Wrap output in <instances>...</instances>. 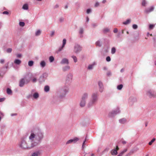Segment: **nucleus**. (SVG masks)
Instances as JSON below:
<instances>
[{
	"instance_id": "obj_1",
	"label": "nucleus",
	"mask_w": 156,
	"mask_h": 156,
	"mask_svg": "<svg viewBox=\"0 0 156 156\" xmlns=\"http://www.w3.org/2000/svg\"><path fill=\"white\" fill-rule=\"evenodd\" d=\"M44 137V133L40 129L35 128L30 132L29 136V141L33 147L40 143Z\"/></svg>"
},
{
	"instance_id": "obj_2",
	"label": "nucleus",
	"mask_w": 156,
	"mask_h": 156,
	"mask_svg": "<svg viewBox=\"0 0 156 156\" xmlns=\"http://www.w3.org/2000/svg\"><path fill=\"white\" fill-rule=\"evenodd\" d=\"M18 145L20 148L23 150H29L33 147L29 141L26 140V137L21 138L19 142Z\"/></svg>"
},
{
	"instance_id": "obj_3",
	"label": "nucleus",
	"mask_w": 156,
	"mask_h": 156,
	"mask_svg": "<svg viewBox=\"0 0 156 156\" xmlns=\"http://www.w3.org/2000/svg\"><path fill=\"white\" fill-rule=\"evenodd\" d=\"M99 94L97 92L93 93L91 96V99L88 102L87 107L90 108L92 107L97 103L98 99Z\"/></svg>"
},
{
	"instance_id": "obj_4",
	"label": "nucleus",
	"mask_w": 156,
	"mask_h": 156,
	"mask_svg": "<svg viewBox=\"0 0 156 156\" xmlns=\"http://www.w3.org/2000/svg\"><path fill=\"white\" fill-rule=\"evenodd\" d=\"M88 94L85 93L82 95L80 102V106L81 107H85L86 105L87 99L88 97Z\"/></svg>"
},
{
	"instance_id": "obj_5",
	"label": "nucleus",
	"mask_w": 156,
	"mask_h": 156,
	"mask_svg": "<svg viewBox=\"0 0 156 156\" xmlns=\"http://www.w3.org/2000/svg\"><path fill=\"white\" fill-rule=\"evenodd\" d=\"M31 94L29 95L28 97L30 98L33 97V98L35 99H37L39 97V94L38 93L36 92L34 89H33L31 91Z\"/></svg>"
},
{
	"instance_id": "obj_6",
	"label": "nucleus",
	"mask_w": 156,
	"mask_h": 156,
	"mask_svg": "<svg viewBox=\"0 0 156 156\" xmlns=\"http://www.w3.org/2000/svg\"><path fill=\"white\" fill-rule=\"evenodd\" d=\"M82 50V47L79 44H75L74 46L73 51L76 54L80 52Z\"/></svg>"
},
{
	"instance_id": "obj_7",
	"label": "nucleus",
	"mask_w": 156,
	"mask_h": 156,
	"mask_svg": "<svg viewBox=\"0 0 156 156\" xmlns=\"http://www.w3.org/2000/svg\"><path fill=\"white\" fill-rule=\"evenodd\" d=\"M147 95L150 98H156V92L152 91L150 90L146 92Z\"/></svg>"
},
{
	"instance_id": "obj_8",
	"label": "nucleus",
	"mask_w": 156,
	"mask_h": 156,
	"mask_svg": "<svg viewBox=\"0 0 156 156\" xmlns=\"http://www.w3.org/2000/svg\"><path fill=\"white\" fill-rule=\"evenodd\" d=\"M137 99L136 97H130L128 99L129 104L131 105H132L134 103L136 102Z\"/></svg>"
},
{
	"instance_id": "obj_9",
	"label": "nucleus",
	"mask_w": 156,
	"mask_h": 156,
	"mask_svg": "<svg viewBox=\"0 0 156 156\" xmlns=\"http://www.w3.org/2000/svg\"><path fill=\"white\" fill-rule=\"evenodd\" d=\"M48 74L47 73H43L42 76H40L39 79V81L40 83L44 82V77H46L47 76Z\"/></svg>"
},
{
	"instance_id": "obj_10",
	"label": "nucleus",
	"mask_w": 156,
	"mask_h": 156,
	"mask_svg": "<svg viewBox=\"0 0 156 156\" xmlns=\"http://www.w3.org/2000/svg\"><path fill=\"white\" fill-rule=\"evenodd\" d=\"M97 64L96 62H93L91 64H89L87 67V69L89 70H92Z\"/></svg>"
},
{
	"instance_id": "obj_11",
	"label": "nucleus",
	"mask_w": 156,
	"mask_h": 156,
	"mask_svg": "<svg viewBox=\"0 0 156 156\" xmlns=\"http://www.w3.org/2000/svg\"><path fill=\"white\" fill-rule=\"evenodd\" d=\"M120 111L119 109H117L115 110L112 111L109 113V115L111 117H112L115 115L119 113Z\"/></svg>"
},
{
	"instance_id": "obj_12",
	"label": "nucleus",
	"mask_w": 156,
	"mask_h": 156,
	"mask_svg": "<svg viewBox=\"0 0 156 156\" xmlns=\"http://www.w3.org/2000/svg\"><path fill=\"white\" fill-rule=\"evenodd\" d=\"M79 139L77 137H75L73 139H70L67 141L66 143V144H69L72 143H75Z\"/></svg>"
},
{
	"instance_id": "obj_13",
	"label": "nucleus",
	"mask_w": 156,
	"mask_h": 156,
	"mask_svg": "<svg viewBox=\"0 0 156 156\" xmlns=\"http://www.w3.org/2000/svg\"><path fill=\"white\" fill-rule=\"evenodd\" d=\"M119 148L117 146L116 149H114L112 150L111 151V154L112 155H116L118 154L117 151L119 150Z\"/></svg>"
},
{
	"instance_id": "obj_14",
	"label": "nucleus",
	"mask_w": 156,
	"mask_h": 156,
	"mask_svg": "<svg viewBox=\"0 0 156 156\" xmlns=\"http://www.w3.org/2000/svg\"><path fill=\"white\" fill-rule=\"evenodd\" d=\"M61 64L68 65L69 63V60L66 58H63L61 60L60 62Z\"/></svg>"
},
{
	"instance_id": "obj_15",
	"label": "nucleus",
	"mask_w": 156,
	"mask_h": 156,
	"mask_svg": "<svg viewBox=\"0 0 156 156\" xmlns=\"http://www.w3.org/2000/svg\"><path fill=\"white\" fill-rule=\"evenodd\" d=\"M98 84L99 87V91L100 92L102 93L104 90V87L103 84L101 81H99Z\"/></svg>"
},
{
	"instance_id": "obj_16",
	"label": "nucleus",
	"mask_w": 156,
	"mask_h": 156,
	"mask_svg": "<svg viewBox=\"0 0 156 156\" xmlns=\"http://www.w3.org/2000/svg\"><path fill=\"white\" fill-rule=\"evenodd\" d=\"M154 7L153 6H151L147 9L145 10V12L147 13H150L153 11L154 10Z\"/></svg>"
},
{
	"instance_id": "obj_17",
	"label": "nucleus",
	"mask_w": 156,
	"mask_h": 156,
	"mask_svg": "<svg viewBox=\"0 0 156 156\" xmlns=\"http://www.w3.org/2000/svg\"><path fill=\"white\" fill-rule=\"evenodd\" d=\"M69 89L67 87H64L62 91V93L64 94L63 97H64L65 95L68 92Z\"/></svg>"
},
{
	"instance_id": "obj_18",
	"label": "nucleus",
	"mask_w": 156,
	"mask_h": 156,
	"mask_svg": "<svg viewBox=\"0 0 156 156\" xmlns=\"http://www.w3.org/2000/svg\"><path fill=\"white\" fill-rule=\"evenodd\" d=\"M73 77V75L70 73H69L68 74L66 77L67 80L69 81L71 80Z\"/></svg>"
},
{
	"instance_id": "obj_19",
	"label": "nucleus",
	"mask_w": 156,
	"mask_h": 156,
	"mask_svg": "<svg viewBox=\"0 0 156 156\" xmlns=\"http://www.w3.org/2000/svg\"><path fill=\"white\" fill-rule=\"evenodd\" d=\"M25 80L24 78L21 79L19 82V86L20 87H23L24 85Z\"/></svg>"
},
{
	"instance_id": "obj_20",
	"label": "nucleus",
	"mask_w": 156,
	"mask_h": 156,
	"mask_svg": "<svg viewBox=\"0 0 156 156\" xmlns=\"http://www.w3.org/2000/svg\"><path fill=\"white\" fill-rule=\"evenodd\" d=\"M40 64L41 67L43 68L45 66H46V63L45 61L42 60L40 62Z\"/></svg>"
},
{
	"instance_id": "obj_21",
	"label": "nucleus",
	"mask_w": 156,
	"mask_h": 156,
	"mask_svg": "<svg viewBox=\"0 0 156 156\" xmlns=\"http://www.w3.org/2000/svg\"><path fill=\"white\" fill-rule=\"evenodd\" d=\"M41 153L40 151H37L34 153L32 155V156H39Z\"/></svg>"
},
{
	"instance_id": "obj_22",
	"label": "nucleus",
	"mask_w": 156,
	"mask_h": 156,
	"mask_svg": "<svg viewBox=\"0 0 156 156\" xmlns=\"http://www.w3.org/2000/svg\"><path fill=\"white\" fill-rule=\"evenodd\" d=\"M70 69V67L68 65L64 67H63L62 68V70L63 71H66L69 70Z\"/></svg>"
},
{
	"instance_id": "obj_23",
	"label": "nucleus",
	"mask_w": 156,
	"mask_h": 156,
	"mask_svg": "<svg viewBox=\"0 0 156 156\" xmlns=\"http://www.w3.org/2000/svg\"><path fill=\"white\" fill-rule=\"evenodd\" d=\"M119 122L122 124H124L127 122V120L125 118H122L119 120Z\"/></svg>"
},
{
	"instance_id": "obj_24",
	"label": "nucleus",
	"mask_w": 156,
	"mask_h": 156,
	"mask_svg": "<svg viewBox=\"0 0 156 156\" xmlns=\"http://www.w3.org/2000/svg\"><path fill=\"white\" fill-rule=\"evenodd\" d=\"M14 63L17 65H20L21 63V61L20 60L16 59L14 61Z\"/></svg>"
},
{
	"instance_id": "obj_25",
	"label": "nucleus",
	"mask_w": 156,
	"mask_h": 156,
	"mask_svg": "<svg viewBox=\"0 0 156 156\" xmlns=\"http://www.w3.org/2000/svg\"><path fill=\"white\" fill-rule=\"evenodd\" d=\"M84 31L83 29L82 28H80L79 31V34H80V37H83V34Z\"/></svg>"
},
{
	"instance_id": "obj_26",
	"label": "nucleus",
	"mask_w": 156,
	"mask_h": 156,
	"mask_svg": "<svg viewBox=\"0 0 156 156\" xmlns=\"http://www.w3.org/2000/svg\"><path fill=\"white\" fill-rule=\"evenodd\" d=\"M41 34V31L40 30H37L35 33V36H39Z\"/></svg>"
},
{
	"instance_id": "obj_27",
	"label": "nucleus",
	"mask_w": 156,
	"mask_h": 156,
	"mask_svg": "<svg viewBox=\"0 0 156 156\" xmlns=\"http://www.w3.org/2000/svg\"><path fill=\"white\" fill-rule=\"evenodd\" d=\"M49 90L50 87L46 85L44 87V90L45 92H48L49 91Z\"/></svg>"
},
{
	"instance_id": "obj_28",
	"label": "nucleus",
	"mask_w": 156,
	"mask_h": 156,
	"mask_svg": "<svg viewBox=\"0 0 156 156\" xmlns=\"http://www.w3.org/2000/svg\"><path fill=\"white\" fill-rule=\"evenodd\" d=\"M131 21L130 19H128L126 21H124L123 23V24L124 25H127L129 24Z\"/></svg>"
},
{
	"instance_id": "obj_29",
	"label": "nucleus",
	"mask_w": 156,
	"mask_h": 156,
	"mask_svg": "<svg viewBox=\"0 0 156 156\" xmlns=\"http://www.w3.org/2000/svg\"><path fill=\"white\" fill-rule=\"evenodd\" d=\"M54 58L53 56H51L49 57V60L50 63L52 62L54 60Z\"/></svg>"
},
{
	"instance_id": "obj_30",
	"label": "nucleus",
	"mask_w": 156,
	"mask_h": 156,
	"mask_svg": "<svg viewBox=\"0 0 156 156\" xmlns=\"http://www.w3.org/2000/svg\"><path fill=\"white\" fill-rule=\"evenodd\" d=\"M22 8L24 10H27L28 9V5L27 4H24Z\"/></svg>"
},
{
	"instance_id": "obj_31",
	"label": "nucleus",
	"mask_w": 156,
	"mask_h": 156,
	"mask_svg": "<svg viewBox=\"0 0 156 156\" xmlns=\"http://www.w3.org/2000/svg\"><path fill=\"white\" fill-rule=\"evenodd\" d=\"M34 64V62L33 61H30L28 62V65L29 66H32Z\"/></svg>"
},
{
	"instance_id": "obj_32",
	"label": "nucleus",
	"mask_w": 156,
	"mask_h": 156,
	"mask_svg": "<svg viewBox=\"0 0 156 156\" xmlns=\"http://www.w3.org/2000/svg\"><path fill=\"white\" fill-rule=\"evenodd\" d=\"M155 27L154 24H150L149 26V30H151L153 29Z\"/></svg>"
},
{
	"instance_id": "obj_33",
	"label": "nucleus",
	"mask_w": 156,
	"mask_h": 156,
	"mask_svg": "<svg viewBox=\"0 0 156 156\" xmlns=\"http://www.w3.org/2000/svg\"><path fill=\"white\" fill-rule=\"evenodd\" d=\"M137 151V150H131L130 152L128 153L127 154V156H130V155H131L132 154H133V153L135 152L136 151Z\"/></svg>"
},
{
	"instance_id": "obj_34",
	"label": "nucleus",
	"mask_w": 156,
	"mask_h": 156,
	"mask_svg": "<svg viewBox=\"0 0 156 156\" xmlns=\"http://www.w3.org/2000/svg\"><path fill=\"white\" fill-rule=\"evenodd\" d=\"M71 57L73 59V61L74 62L76 63L77 61V59L76 56L74 55H73Z\"/></svg>"
},
{
	"instance_id": "obj_35",
	"label": "nucleus",
	"mask_w": 156,
	"mask_h": 156,
	"mask_svg": "<svg viewBox=\"0 0 156 156\" xmlns=\"http://www.w3.org/2000/svg\"><path fill=\"white\" fill-rule=\"evenodd\" d=\"M147 3V2L146 0H143L142 2V5L143 6H146Z\"/></svg>"
},
{
	"instance_id": "obj_36",
	"label": "nucleus",
	"mask_w": 156,
	"mask_h": 156,
	"mask_svg": "<svg viewBox=\"0 0 156 156\" xmlns=\"http://www.w3.org/2000/svg\"><path fill=\"white\" fill-rule=\"evenodd\" d=\"M95 44L97 46H98L99 47H100L101 46V43L99 41H96L95 43Z\"/></svg>"
},
{
	"instance_id": "obj_37",
	"label": "nucleus",
	"mask_w": 156,
	"mask_h": 156,
	"mask_svg": "<svg viewBox=\"0 0 156 156\" xmlns=\"http://www.w3.org/2000/svg\"><path fill=\"white\" fill-rule=\"evenodd\" d=\"M123 87V85L122 84H120L119 85H118L117 86V89L118 90H121Z\"/></svg>"
},
{
	"instance_id": "obj_38",
	"label": "nucleus",
	"mask_w": 156,
	"mask_h": 156,
	"mask_svg": "<svg viewBox=\"0 0 156 156\" xmlns=\"http://www.w3.org/2000/svg\"><path fill=\"white\" fill-rule=\"evenodd\" d=\"M7 93L9 94H11L12 93V91L10 89L8 88L7 89Z\"/></svg>"
},
{
	"instance_id": "obj_39",
	"label": "nucleus",
	"mask_w": 156,
	"mask_h": 156,
	"mask_svg": "<svg viewBox=\"0 0 156 156\" xmlns=\"http://www.w3.org/2000/svg\"><path fill=\"white\" fill-rule=\"evenodd\" d=\"M66 39H64L62 41V46L63 47H64L66 43Z\"/></svg>"
},
{
	"instance_id": "obj_40",
	"label": "nucleus",
	"mask_w": 156,
	"mask_h": 156,
	"mask_svg": "<svg viewBox=\"0 0 156 156\" xmlns=\"http://www.w3.org/2000/svg\"><path fill=\"white\" fill-rule=\"evenodd\" d=\"M155 138H153L149 143V144L150 145H152V143L155 140Z\"/></svg>"
},
{
	"instance_id": "obj_41",
	"label": "nucleus",
	"mask_w": 156,
	"mask_h": 156,
	"mask_svg": "<svg viewBox=\"0 0 156 156\" xmlns=\"http://www.w3.org/2000/svg\"><path fill=\"white\" fill-rule=\"evenodd\" d=\"M127 151V149L125 148L123 151H122L120 153L122 155L125 153Z\"/></svg>"
},
{
	"instance_id": "obj_42",
	"label": "nucleus",
	"mask_w": 156,
	"mask_h": 156,
	"mask_svg": "<svg viewBox=\"0 0 156 156\" xmlns=\"http://www.w3.org/2000/svg\"><path fill=\"white\" fill-rule=\"evenodd\" d=\"M116 51V49L115 48L113 47L111 49V53L112 54H114Z\"/></svg>"
},
{
	"instance_id": "obj_43",
	"label": "nucleus",
	"mask_w": 156,
	"mask_h": 156,
	"mask_svg": "<svg viewBox=\"0 0 156 156\" xmlns=\"http://www.w3.org/2000/svg\"><path fill=\"white\" fill-rule=\"evenodd\" d=\"M132 27L134 29H136L138 28V26L136 24H133L132 26Z\"/></svg>"
},
{
	"instance_id": "obj_44",
	"label": "nucleus",
	"mask_w": 156,
	"mask_h": 156,
	"mask_svg": "<svg viewBox=\"0 0 156 156\" xmlns=\"http://www.w3.org/2000/svg\"><path fill=\"white\" fill-rule=\"evenodd\" d=\"M19 25L21 27H23L25 25V23L24 22H20L19 23Z\"/></svg>"
},
{
	"instance_id": "obj_45",
	"label": "nucleus",
	"mask_w": 156,
	"mask_h": 156,
	"mask_svg": "<svg viewBox=\"0 0 156 156\" xmlns=\"http://www.w3.org/2000/svg\"><path fill=\"white\" fill-rule=\"evenodd\" d=\"M64 47H63L62 46V47H59L58 50L57 52L58 53V52L62 51Z\"/></svg>"
},
{
	"instance_id": "obj_46",
	"label": "nucleus",
	"mask_w": 156,
	"mask_h": 156,
	"mask_svg": "<svg viewBox=\"0 0 156 156\" xmlns=\"http://www.w3.org/2000/svg\"><path fill=\"white\" fill-rule=\"evenodd\" d=\"M55 31H52L50 32V36L51 37H53L55 34Z\"/></svg>"
},
{
	"instance_id": "obj_47",
	"label": "nucleus",
	"mask_w": 156,
	"mask_h": 156,
	"mask_svg": "<svg viewBox=\"0 0 156 156\" xmlns=\"http://www.w3.org/2000/svg\"><path fill=\"white\" fill-rule=\"evenodd\" d=\"M103 31L104 33H106L108 32L109 31V30L108 28H106L104 29Z\"/></svg>"
},
{
	"instance_id": "obj_48",
	"label": "nucleus",
	"mask_w": 156,
	"mask_h": 156,
	"mask_svg": "<svg viewBox=\"0 0 156 156\" xmlns=\"http://www.w3.org/2000/svg\"><path fill=\"white\" fill-rule=\"evenodd\" d=\"M91 12V9H87L86 12L87 14H89Z\"/></svg>"
},
{
	"instance_id": "obj_49",
	"label": "nucleus",
	"mask_w": 156,
	"mask_h": 156,
	"mask_svg": "<svg viewBox=\"0 0 156 156\" xmlns=\"http://www.w3.org/2000/svg\"><path fill=\"white\" fill-rule=\"evenodd\" d=\"M12 51V49L11 48H8L6 50V51L8 53H10Z\"/></svg>"
},
{
	"instance_id": "obj_50",
	"label": "nucleus",
	"mask_w": 156,
	"mask_h": 156,
	"mask_svg": "<svg viewBox=\"0 0 156 156\" xmlns=\"http://www.w3.org/2000/svg\"><path fill=\"white\" fill-rule=\"evenodd\" d=\"M106 60L107 62H109L111 61V58L109 56H108L106 58Z\"/></svg>"
},
{
	"instance_id": "obj_51",
	"label": "nucleus",
	"mask_w": 156,
	"mask_h": 156,
	"mask_svg": "<svg viewBox=\"0 0 156 156\" xmlns=\"http://www.w3.org/2000/svg\"><path fill=\"white\" fill-rule=\"evenodd\" d=\"M16 56L17 58H20L22 56V55L20 54H18L16 55Z\"/></svg>"
},
{
	"instance_id": "obj_52",
	"label": "nucleus",
	"mask_w": 156,
	"mask_h": 156,
	"mask_svg": "<svg viewBox=\"0 0 156 156\" xmlns=\"http://www.w3.org/2000/svg\"><path fill=\"white\" fill-rule=\"evenodd\" d=\"M107 75L108 76H110L112 75V73L110 71H108L107 73Z\"/></svg>"
},
{
	"instance_id": "obj_53",
	"label": "nucleus",
	"mask_w": 156,
	"mask_h": 156,
	"mask_svg": "<svg viewBox=\"0 0 156 156\" xmlns=\"http://www.w3.org/2000/svg\"><path fill=\"white\" fill-rule=\"evenodd\" d=\"M32 80V82H36L37 81V79L36 78L34 77L33 78V79Z\"/></svg>"
},
{
	"instance_id": "obj_54",
	"label": "nucleus",
	"mask_w": 156,
	"mask_h": 156,
	"mask_svg": "<svg viewBox=\"0 0 156 156\" xmlns=\"http://www.w3.org/2000/svg\"><path fill=\"white\" fill-rule=\"evenodd\" d=\"M99 5V3L98 2H96L94 5V6L96 7H98Z\"/></svg>"
},
{
	"instance_id": "obj_55",
	"label": "nucleus",
	"mask_w": 156,
	"mask_h": 156,
	"mask_svg": "<svg viewBox=\"0 0 156 156\" xmlns=\"http://www.w3.org/2000/svg\"><path fill=\"white\" fill-rule=\"evenodd\" d=\"M2 14H5L8 15L9 14V12L8 11H4L2 12Z\"/></svg>"
},
{
	"instance_id": "obj_56",
	"label": "nucleus",
	"mask_w": 156,
	"mask_h": 156,
	"mask_svg": "<svg viewBox=\"0 0 156 156\" xmlns=\"http://www.w3.org/2000/svg\"><path fill=\"white\" fill-rule=\"evenodd\" d=\"M86 142V140H85L83 142L82 146V148L83 149L84 148L85 146H84V144L85 143V142Z\"/></svg>"
},
{
	"instance_id": "obj_57",
	"label": "nucleus",
	"mask_w": 156,
	"mask_h": 156,
	"mask_svg": "<svg viewBox=\"0 0 156 156\" xmlns=\"http://www.w3.org/2000/svg\"><path fill=\"white\" fill-rule=\"evenodd\" d=\"M64 20V18H63L62 17L60 18L59 19V21L61 22H62Z\"/></svg>"
},
{
	"instance_id": "obj_58",
	"label": "nucleus",
	"mask_w": 156,
	"mask_h": 156,
	"mask_svg": "<svg viewBox=\"0 0 156 156\" xmlns=\"http://www.w3.org/2000/svg\"><path fill=\"white\" fill-rule=\"evenodd\" d=\"M97 25H98V24H97V23H93V24H92V26L93 27H96V26H97Z\"/></svg>"
},
{
	"instance_id": "obj_59",
	"label": "nucleus",
	"mask_w": 156,
	"mask_h": 156,
	"mask_svg": "<svg viewBox=\"0 0 156 156\" xmlns=\"http://www.w3.org/2000/svg\"><path fill=\"white\" fill-rule=\"evenodd\" d=\"M154 42L155 44H156V35L155 36L154 38Z\"/></svg>"
},
{
	"instance_id": "obj_60",
	"label": "nucleus",
	"mask_w": 156,
	"mask_h": 156,
	"mask_svg": "<svg viewBox=\"0 0 156 156\" xmlns=\"http://www.w3.org/2000/svg\"><path fill=\"white\" fill-rule=\"evenodd\" d=\"M122 143L123 144H125L126 143V142L124 140H122Z\"/></svg>"
},
{
	"instance_id": "obj_61",
	"label": "nucleus",
	"mask_w": 156,
	"mask_h": 156,
	"mask_svg": "<svg viewBox=\"0 0 156 156\" xmlns=\"http://www.w3.org/2000/svg\"><path fill=\"white\" fill-rule=\"evenodd\" d=\"M118 31V29L115 28L114 30H113V32L114 33H116Z\"/></svg>"
},
{
	"instance_id": "obj_62",
	"label": "nucleus",
	"mask_w": 156,
	"mask_h": 156,
	"mask_svg": "<svg viewBox=\"0 0 156 156\" xmlns=\"http://www.w3.org/2000/svg\"><path fill=\"white\" fill-rule=\"evenodd\" d=\"M4 62V60L3 59H1L0 60V63H3Z\"/></svg>"
},
{
	"instance_id": "obj_63",
	"label": "nucleus",
	"mask_w": 156,
	"mask_h": 156,
	"mask_svg": "<svg viewBox=\"0 0 156 156\" xmlns=\"http://www.w3.org/2000/svg\"><path fill=\"white\" fill-rule=\"evenodd\" d=\"M89 20V19L88 17H87L86 18V21L87 22H88Z\"/></svg>"
},
{
	"instance_id": "obj_64",
	"label": "nucleus",
	"mask_w": 156,
	"mask_h": 156,
	"mask_svg": "<svg viewBox=\"0 0 156 156\" xmlns=\"http://www.w3.org/2000/svg\"><path fill=\"white\" fill-rule=\"evenodd\" d=\"M106 0H103L102 1V3L103 4H105L106 2Z\"/></svg>"
}]
</instances>
